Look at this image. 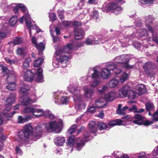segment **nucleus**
I'll list each match as a JSON object with an SVG mask.
<instances>
[{"instance_id":"8","label":"nucleus","mask_w":158,"mask_h":158,"mask_svg":"<svg viewBox=\"0 0 158 158\" xmlns=\"http://www.w3.org/2000/svg\"><path fill=\"white\" fill-rule=\"evenodd\" d=\"M64 92L57 91L55 92L54 95V102L58 104H60L67 105L69 101V98L64 95Z\"/></svg>"},{"instance_id":"33","label":"nucleus","mask_w":158,"mask_h":158,"mask_svg":"<svg viewBox=\"0 0 158 158\" xmlns=\"http://www.w3.org/2000/svg\"><path fill=\"white\" fill-rule=\"evenodd\" d=\"M32 117L30 115H27L24 118H23L22 116H19L18 119L17 123H23L25 122L28 121L29 120L31 119Z\"/></svg>"},{"instance_id":"18","label":"nucleus","mask_w":158,"mask_h":158,"mask_svg":"<svg viewBox=\"0 0 158 158\" xmlns=\"http://www.w3.org/2000/svg\"><path fill=\"white\" fill-rule=\"evenodd\" d=\"M15 101V96L12 95L8 98L5 103L6 109L4 111L9 113V110L11 108V105Z\"/></svg>"},{"instance_id":"3","label":"nucleus","mask_w":158,"mask_h":158,"mask_svg":"<svg viewBox=\"0 0 158 158\" xmlns=\"http://www.w3.org/2000/svg\"><path fill=\"white\" fill-rule=\"evenodd\" d=\"M34 70H27L24 69L21 73V75L24 79L27 81H31L35 80L38 82H43V69L41 68H38L37 70L36 74H34Z\"/></svg>"},{"instance_id":"49","label":"nucleus","mask_w":158,"mask_h":158,"mask_svg":"<svg viewBox=\"0 0 158 158\" xmlns=\"http://www.w3.org/2000/svg\"><path fill=\"white\" fill-rule=\"evenodd\" d=\"M155 0H139L140 2L142 4H151L153 3Z\"/></svg>"},{"instance_id":"13","label":"nucleus","mask_w":158,"mask_h":158,"mask_svg":"<svg viewBox=\"0 0 158 158\" xmlns=\"http://www.w3.org/2000/svg\"><path fill=\"white\" fill-rule=\"evenodd\" d=\"M37 106L35 105L33 106H26L22 110V112L23 113H31L33 116L36 117V115L38 114H35V113H42V111L40 109H37L36 108Z\"/></svg>"},{"instance_id":"14","label":"nucleus","mask_w":158,"mask_h":158,"mask_svg":"<svg viewBox=\"0 0 158 158\" xmlns=\"http://www.w3.org/2000/svg\"><path fill=\"white\" fill-rule=\"evenodd\" d=\"M108 68L110 69L113 71V73L115 75H118L120 74L123 71L121 67V66L115 64L114 63H109L107 64Z\"/></svg>"},{"instance_id":"58","label":"nucleus","mask_w":158,"mask_h":158,"mask_svg":"<svg viewBox=\"0 0 158 158\" xmlns=\"http://www.w3.org/2000/svg\"><path fill=\"white\" fill-rule=\"evenodd\" d=\"M50 20L51 22H53L56 19V15L54 13H51L49 15Z\"/></svg>"},{"instance_id":"43","label":"nucleus","mask_w":158,"mask_h":158,"mask_svg":"<svg viewBox=\"0 0 158 158\" xmlns=\"http://www.w3.org/2000/svg\"><path fill=\"white\" fill-rule=\"evenodd\" d=\"M73 24L72 22H69L68 21H62V23L59 25L60 27H70Z\"/></svg>"},{"instance_id":"35","label":"nucleus","mask_w":158,"mask_h":158,"mask_svg":"<svg viewBox=\"0 0 158 158\" xmlns=\"http://www.w3.org/2000/svg\"><path fill=\"white\" fill-rule=\"evenodd\" d=\"M113 155L115 158H129L127 155H124L121 152L117 151L114 152Z\"/></svg>"},{"instance_id":"48","label":"nucleus","mask_w":158,"mask_h":158,"mask_svg":"<svg viewBox=\"0 0 158 158\" xmlns=\"http://www.w3.org/2000/svg\"><path fill=\"white\" fill-rule=\"evenodd\" d=\"M31 60V58L28 57L24 61L23 64V67L24 68V69H25L29 66V63Z\"/></svg>"},{"instance_id":"64","label":"nucleus","mask_w":158,"mask_h":158,"mask_svg":"<svg viewBox=\"0 0 158 158\" xmlns=\"http://www.w3.org/2000/svg\"><path fill=\"white\" fill-rule=\"evenodd\" d=\"M152 153L154 156L158 155V147H156L155 148L152 152Z\"/></svg>"},{"instance_id":"17","label":"nucleus","mask_w":158,"mask_h":158,"mask_svg":"<svg viewBox=\"0 0 158 158\" xmlns=\"http://www.w3.org/2000/svg\"><path fill=\"white\" fill-rule=\"evenodd\" d=\"M31 41L32 44L38 50L39 55H42L43 51L45 48L44 45L42 43H40L37 44V40L34 36L32 37L31 38Z\"/></svg>"},{"instance_id":"21","label":"nucleus","mask_w":158,"mask_h":158,"mask_svg":"<svg viewBox=\"0 0 158 158\" xmlns=\"http://www.w3.org/2000/svg\"><path fill=\"white\" fill-rule=\"evenodd\" d=\"M107 64L106 65V68L102 69L100 73V76L103 79H107L109 78L111 75L110 69L108 68Z\"/></svg>"},{"instance_id":"37","label":"nucleus","mask_w":158,"mask_h":158,"mask_svg":"<svg viewBox=\"0 0 158 158\" xmlns=\"http://www.w3.org/2000/svg\"><path fill=\"white\" fill-rule=\"evenodd\" d=\"M148 36V33L145 29H140L138 32L136 34V36L137 37L138 39L140 38V37H147Z\"/></svg>"},{"instance_id":"56","label":"nucleus","mask_w":158,"mask_h":158,"mask_svg":"<svg viewBox=\"0 0 158 158\" xmlns=\"http://www.w3.org/2000/svg\"><path fill=\"white\" fill-rule=\"evenodd\" d=\"M12 6L14 7V8L13 9L15 13H18L19 10L20 9L19 7V4L15 5V4H13L11 5Z\"/></svg>"},{"instance_id":"36","label":"nucleus","mask_w":158,"mask_h":158,"mask_svg":"<svg viewBox=\"0 0 158 158\" xmlns=\"http://www.w3.org/2000/svg\"><path fill=\"white\" fill-rule=\"evenodd\" d=\"M122 106L121 104H119L118 106V108L116 110V113L120 115H124L126 114V110L128 109L127 106L124 107L122 109H121Z\"/></svg>"},{"instance_id":"61","label":"nucleus","mask_w":158,"mask_h":158,"mask_svg":"<svg viewBox=\"0 0 158 158\" xmlns=\"http://www.w3.org/2000/svg\"><path fill=\"white\" fill-rule=\"evenodd\" d=\"M0 68L2 70L3 73H7L8 72L9 70L6 67L2 65H0Z\"/></svg>"},{"instance_id":"6","label":"nucleus","mask_w":158,"mask_h":158,"mask_svg":"<svg viewBox=\"0 0 158 158\" xmlns=\"http://www.w3.org/2000/svg\"><path fill=\"white\" fill-rule=\"evenodd\" d=\"M56 60H54L52 63V65L55 68H58L60 64H63L61 66L64 67L66 66V63L68 61V58L67 56L61 50H57L55 53Z\"/></svg>"},{"instance_id":"38","label":"nucleus","mask_w":158,"mask_h":158,"mask_svg":"<svg viewBox=\"0 0 158 158\" xmlns=\"http://www.w3.org/2000/svg\"><path fill=\"white\" fill-rule=\"evenodd\" d=\"M153 64L151 62H146L143 66V68L145 72L148 74H149L150 71L153 69Z\"/></svg>"},{"instance_id":"30","label":"nucleus","mask_w":158,"mask_h":158,"mask_svg":"<svg viewBox=\"0 0 158 158\" xmlns=\"http://www.w3.org/2000/svg\"><path fill=\"white\" fill-rule=\"evenodd\" d=\"M21 84L22 86L19 89L20 94L23 95L27 94V91L30 90V86L24 83Z\"/></svg>"},{"instance_id":"62","label":"nucleus","mask_w":158,"mask_h":158,"mask_svg":"<svg viewBox=\"0 0 158 158\" xmlns=\"http://www.w3.org/2000/svg\"><path fill=\"white\" fill-rule=\"evenodd\" d=\"M64 11L63 10H58V17L60 19H62L63 18V14H64Z\"/></svg>"},{"instance_id":"29","label":"nucleus","mask_w":158,"mask_h":158,"mask_svg":"<svg viewBox=\"0 0 158 158\" xmlns=\"http://www.w3.org/2000/svg\"><path fill=\"white\" fill-rule=\"evenodd\" d=\"M65 138L61 136L56 137L54 138V141L55 144L59 146H62L65 142Z\"/></svg>"},{"instance_id":"2","label":"nucleus","mask_w":158,"mask_h":158,"mask_svg":"<svg viewBox=\"0 0 158 158\" xmlns=\"http://www.w3.org/2000/svg\"><path fill=\"white\" fill-rule=\"evenodd\" d=\"M68 89L71 93L73 94V98L75 102V108L76 110L80 111L84 109L86 104L82 101V96L80 94V88L70 85L68 87Z\"/></svg>"},{"instance_id":"41","label":"nucleus","mask_w":158,"mask_h":158,"mask_svg":"<svg viewBox=\"0 0 158 158\" xmlns=\"http://www.w3.org/2000/svg\"><path fill=\"white\" fill-rule=\"evenodd\" d=\"M146 109L147 110L149 111V115H152L151 111L154 110V107L153 104L152 103H148L146 105Z\"/></svg>"},{"instance_id":"9","label":"nucleus","mask_w":158,"mask_h":158,"mask_svg":"<svg viewBox=\"0 0 158 158\" xmlns=\"http://www.w3.org/2000/svg\"><path fill=\"white\" fill-rule=\"evenodd\" d=\"M144 19L145 22L147 24L146 27L148 28L149 31L151 33L152 36V38H149L147 40V41L149 42L151 41L154 42L157 44H158V36H155L154 35L152 28L149 25L147 24L148 23H151L153 21L154 19L152 15L147 16L145 17Z\"/></svg>"},{"instance_id":"5","label":"nucleus","mask_w":158,"mask_h":158,"mask_svg":"<svg viewBox=\"0 0 158 158\" xmlns=\"http://www.w3.org/2000/svg\"><path fill=\"white\" fill-rule=\"evenodd\" d=\"M32 127L30 123L26 124L23 129L18 132L17 140L22 142L28 141L30 136L32 134Z\"/></svg>"},{"instance_id":"11","label":"nucleus","mask_w":158,"mask_h":158,"mask_svg":"<svg viewBox=\"0 0 158 158\" xmlns=\"http://www.w3.org/2000/svg\"><path fill=\"white\" fill-rule=\"evenodd\" d=\"M89 75L90 76H91L92 78L93 79L92 82L90 84L91 86L95 87L99 85L100 83L98 79L99 77V73L97 70L95 68L90 69L89 72Z\"/></svg>"},{"instance_id":"1","label":"nucleus","mask_w":158,"mask_h":158,"mask_svg":"<svg viewBox=\"0 0 158 158\" xmlns=\"http://www.w3.org/2000/svg\"><path fill=\"white\" fill-rule=\"evenodd\" d=\"M136 91L131 89L128 85H125L120 88L118 91V97L123 98H128L131 99H134L136 94L141 95L146 93V89L143 85H138L135 87Z\"/></svg>"},{"instance_id":"50","label":"nucleus","mask_w":158,"mask_h":158,"mask_svg":"<svg viewBox=\"0 0 158 158\" xmlns=\"http://www.w3.org/2000/svg\"><path fill=\"white\" fill-rule=\"evenodd\" d=\"M31 24L33 25V27H32V29H30V28L29 29V33L30 35V36L31 35V30L32 29H33L34 28L35 29V30H36V32L38 33L39 32L41 31V30L35 24H34L33 23H32Z\"/></svg>"},{"instance_id":"54","label":"nucleus","mask_w":158,"mask_h":158,"mask_svg":"<svg viewBox=\"0 0 158 158\" xmlns=\"http://www.w3.org/2000/svg\"><path fill=\"white\" fill-rule=\"evenodd\" d=\"M152 119L154 121H158V110L156 111L153 115L152 113Z\"/></svg>"},{"instance_id":"28","label":"nucleus","mask_w":158,"mask_h":158,"mask_svg":"<svg viewBox=\"0 0 158 158\" xmlns=\"http://www.w3.org/2000/svg\"><path fill=\"white\" fill-rule=\"evenodd\" d=\"M95 107L97 108H103L106 105V100L103 98H100L95 102Z\"/></svg>"},{"instance_id":"4","label":"nucleus","mask_w":158,"mask_h":158,"mask_svg":"<svg viewBox=\"0 0 158 158\" xmlns=\"http://www.w3.org/2000/svg\"><path fill=\"white\" fill-rule=\"evenodd\" d=\"M89 137L90 135L88 132H86L85 134L83 139L75 138L74 136H72L68 139L67 144L68 146L70 147L74 145L77 150L79 151L84 145V141H87L90 139L89 138Z\"/></svg>"},{"instance_id":"27","label":"nucleus","mask_w":158,"mask_h":158,"mask_svg":"<svg viewBox=\"0 0 158 158\" xmlns=\"http://www.w3.org/2000/svg\"><path fill=\"white\" fill-rule=\"evenodd\" d=\"M85 32L81 28H76L74 31V37L75 39L79 40L82 38L84 36Z\"/></svg>"},{"instance_id":"46","label":"nucleus","mask_w":158,"mask_h":158,"mask_svg":"<svg viewBox=\"0 0 158 158\" xmlns=\"http://www.w3.org/2000/svg\"><path fill=\"white\" fill-rule=\"evenodd\" d=\"M98 127L100 130L108 129V126L102 122H99L98 124Z\"/></svg>"},{"instance_id":"23","label":"nucleus","mask_w":158,"mask_h":158,"mask_svg":"<svg viewBox=\"0 0 158 158\" xmlns=\"http://www.w3.org/2000/svg\"><path fill=\"white\" fill-rule=\"evenodd\" d=\"M16 112V111H14L12 113H7V112L4 111L0 115V125L2 124L4 120L8 119L9 118L12 117Z\"/></svg>"},{"instance_id":"26","label":"nucleus","mask_w":158,"mask_h":158,"mask_svg":"<svg viewBox=\"0 0 158 158\" xmlns=\"http://www.w3.org/2000/svg\"><path fill=\"white\" fill-rule=\"evenodd\" d=\"M75 46V45H73L72 44H69L66 46L58 50H61L64 53V54H65L67 56L69 59V57L66 53H70V51L73 49L76 50V49L74 47Z\"/></svg>"},{"instance_id":"12","label":"nucleus","mask_w":158,"mask_h":158,"mask_svg":"<svg viewBox=\"0 0 158 158\" xmlns=\"http://www.w3.org/2000/svg\"><path fill=\"white\" fill-rule=\"evenodd\" d=\"M133 123L138 125L143 124L145 126H148L153 123L151 121L148 120L143 121V117L139 114H137L135 116L133 119Z\"/></svg>"},{"instance_id":"44","label":"nucleus","mask_w":158,"mask_h":158,"mask_svg":"<svg viewBox=\"0 0 158 158\" xmlns=\"http://www.w3.org/2000/svg\"><path fill=\"white\" fill-rule=\"evenodd\" d=\"M109 89L108 87L106 85L100 86L97 89L98 91L101 94L104 93L105 91L108 90Z\"/></svg>"},{"instance_id":"42","label":"nucleus","mask_w":158,"mask_h":158,"mask_svg":"<svg viewBox=\"0 0 158 158\" xmlns=\"http://www.w3.org/2000/svg\"><path fill=\"white\" fill-rule=\"evenodd\" d=\"M44 59L41 57H40L34 60V65L35 67H37L40 66L43 63Z\"/></svg>"},{"instance_id":"32","label":"nucleus","mask_w":158,"mask_h":158,"mask_svg":"<svg viewBox=\"0 0 158 158\" xmlns=\"http://www.w3.org/2000/svg\"><path fill=\"white\" fill-rule=\"evenodd\" d=\"M119 83L120 82L118 79L113 78L109 82L108 84L109 87L114 88L118 86Z\"/></svg>"},{"instance_id":"59","label":"nucleus","mask_w":158,"mask_h":158,"mask_svg":"<svg viewBox=\"0 0 158 158\" xmlns=\"http://www.w3.org/2000/svg\"><path fill=\"white\" fill-rule=\"evenodd\" d=\"M89 106L90 107L88 110V112L91 113H94L96 110V108L94 106H91L90 105H89Z\"/></svg>"},{"instance_id":"20","label":"nucleus","mask_w":158,"mask_h":158,"mask_svg":"<svg viewBox=\"0 0 158 158\" xmlns=\"http://www.w3.org/2000/svg\"><path fill=\"white\" fill-rule=\"evenodd\" d=\"M36 100V98L35 95L33 97L31 96L30 97H26L23 98L21 104L22 105L26 106L35 102Z\"/></svg>"},{"instance_id":"25","label":"nucleus","mask_w":158,"mask_h":158,"mask_svg":"<svg viewBox=\"0 0 158 158\" xmlns=\"http://www.w3.org/2000/svg\"><path fill=\"white\" fill-rule=\"evenodd\" d=\"M118 97L115 91H111L105 94V99L107 102L112 101Z\"/></svg>"},{"instance_id":"39","label":"nucleus","mask_w":158,"mask_h":158,"mask_svg":"<svg viewBox=\"0 0 158 158\" xmlns=\"http://www.w3.org/2000/svg\"><path fill=\"white\" fill-rule=\"evenodd\" d=\"M129 77V75L125 72H123L119 78V82L121 83H123Z\"/></svg>"},{"instance_id":"7","label":"nucleus","mask_w":158,"mask_h":158,"mask_svg":"<svg viewBox=\"0 0 158 158\" xmlns=\"http://www.w3.org/2000/svg\"><path fill=\"white\" fill-rule=\"evenodd\" d=\"M44 125L46 131L52 132L60 129L62 126V123L61 121H52L46 123Z\"/></svg>"},{"instance_id":"31","label":"nucleus","mask_w":158,"mask_h":158,"mask_svg":"<svg viewBox=\"0 0 158 158\" xmlns=\"http://www.w3.org/2000/svg\"><path fill=\"white\" fill-rule=\"evenodd\" d=\"M100 41V39L98 40H96V38H94L92 36H91L86 39L85 43L88 45L97 44Z\"/></svg>"},{"instance_id":"53","label":"nucleus","mask_w":158,"mask_h":158,"mask_svg":"<svg viewBox=\"0 0 158 158\" xmlns=\"http://www.w3.org/2000/svg\"><path fill=\"white\" fill-rule=\"evenodd\" d=\"M90 15L94 19H97L98 17V13L97 10H94L92 11Z\"/></svg>"},{"instance_id":"16","label":"nucleus","mask_w":158,"mask_h":158,"mask_svg":"<svg viewBox=\"0 0 158 158\" xmlns=\"http://www.w3.org/2000/svg\"><path fill=\"white\" fill-rule=\"evenodd\" d=\"M108 9L109 10H113V12L116 15L120 14L123 10L122 8L120 6H118L115 2H113L109 4L107 6Z\"/></svg>"},{"instance_id":"55","label":"nucleus","mask_w":158,"mask_h":158,"mask_svg":"<svg viewBox=\"0 0 158 158\" xmlns=\"http://www.w3.org/2000/svg\"><path fill=\"white\" fill-rule=\"evenodd\" d=\"M23 40L21 38H16L14 40L13 43L15 45H18L21 44Z\"/></svg>"},{"instance_id":"19","label":"nucleus","mask_w":158,"mask_h":158,"mask_svg":"<svg viewBox=\"0 0 158 158\" xmlns=\"http://www.w3.org/2000/svg\"><path fill=\"white\" fill-rule=\"evenodd\" d=\"M25 20L27 26L30 29L33 27V25L31 24L32 23L31 19L28 14H26L24 15L23 16L19 19V22L21 23H23V20Z\"/></svg>"},{"instance_id":"63","label":"nucleus","mask_w":158,"mask_h":158,"mask_svg":"<svg viewBox=\"0 0 158 158\" xmlns=\"http://www.w3.org/2000/svg\"><path fill=\"white\" fill-rule=\"evenodd\" d=\"M15 151L17 154L20 155H21L23 154V152L22 150L20 149V148L18 147H16L15 148Z\"/></svg>"},{"instance_id":"15","label":"nucleus","mask_w":158,"mask_h":158,"mask_svg":"<svg viewBox=\"0 0 158 158\" xmlns=\"http://www.w3.org/2000/svg\"><path fill=\"white\" fill-rule=\"evenodd\" d=\"M32 131L34 136L36 138V139H38L41 137L44 131L41 126L37 125L33 129H32Z\"/></svg>"},{"instance_id":"60","label":"nucleus","mask_w":158,"mask_h":158,"mask_svg":"<svg viewBox=\"0 0 158 158\" xmlns=\"http://www.w3.org/2000/svg\"><path fill=\"white\" fill-rule=\"evenodd\" d=\"M50 32L53 38V42L54 43H56V42H57V41H58L60 40L59 38L57 37H54V36L53 35V34H52V30H51V29L50 30Z\"/></svg>"},{"instance_id":"47","label":"nucleus","mask_w":158,"mask_h":158,"mask_svg":"<svg viewBox=\"0 0 158 158\" xmlns=\"http://www.w3.org/2000/svg\"><path fill=\"white\" fill-rule=\"evenodd\" d=\"M16 85L14 83H10L7 86V88L10 90H14L16 89Z\"/></svg>"},{"instance_id":"40","label":"nucleus","mask_w":158,"mask_h":158,"mask_svg":"<svg viewBox=\"0 0 158 158\" xmlns=\"http://www.w3.org/2000/svg\"><path fill=\"white\" fill-rule=\"evenodd\" d=\"M96 125V123L95 121H91L89 124V128L90 131L93 133L96 132V129L95 126Z\"/></svg>"},{"instance_id":"45","label":"nucleus","mask_w":158,"mask_h":158,"mask_svg":"<svg viewBox=\"0 0 158 158\" xmlns=\"http://www.w3.org/2000/svg\"><path fill=\"white\" fill-rule=\"evenodd\" d=\"M18 20V18L17 16H13L10 19L9 22L12 26L15 25Z\"/></svg>"},{"instance_id":"22","label":"nucleus","mask_w":158,"mask_h":158,"mask_svg":"<svg viewBox=\"0 0 158 158\" xmlns=\"http://www.w3.org/2000/svg\"><path fill=\"white\" fill-rule=\"evenodd\" d=\"M42 111V113H38L39 114L37 115H36V117H39L41 116H43L46 118H48L50 119H53L55 118V116L51 112L48 110H46L45 111L42 109H40Z\"/></svg>"},{"instance_id":"10","label":"nucleus","mask_w":158,"mask_h":158,"mask_svg":"<svg viewBox=\"0 0 158 158\" xmlns=\"http://www.w3.org/2000/svg\"><path fill=\"white\" fill-rule=\"evenodd\" d=\"M127 56L126 55H123L116 57L114 59L115 62L114 63L128 69H132L133 65L128 64V59Z\"/></svg>"},{"instance_id":"52","label":"nucleus","mask_w":158,"mask_h":158,"mask_svg":"<svg viewBox=\"0 0 158 158\" xmlns=\"http://www.w3.org/2000/svg\"><path fill=\"white\" fill-rule=\"evenodd\" d=\"M77 126L75 125H73L68 130V132L70 134H72L75 132L76 130Z\"/></svg>"},{"instance_id":"34","label":"nucleus","mask_w":158,"mask_h":158,"mask_svg":"<svg viewBox=\"0 0 158 158\" xmlns=\"http://www.w3.org/2000/svg\"><path fill=\"white\" fill-rule=\"evenodd\" d=\"M123 121L120 119H117L115 120H112L109 122L108 123V126H109V129L110 127H113L115 125H120L122 124Z\"/></svg>"},{"instance_id":"51","label":"nucleus","mask_w":158,"mask_h":158,"mask_svg":"<svg viewBox=\"0 0 158 158\" xmlns=\"http://www.w3.org/2000/svg\"><path fill=\"white\" fill-rule=\"evenodd\" d=\"M24 49L22 48H18L16 50L17 54L19 56H22L24 55Z\"/></svg>"},{"instance_id":"24","label":"nucleus","mask_w":158,"mask_h":158,"mask_svg":"<svg viewBox=\"0 0 158 158\" xmlns=\"http://www.w3.org/2000/svg\"><path fill=\"white\" fill-rule=\"evenodd\" d=\"M84 91V96L87 98H90L93 95L94 90L89 88V86H85L83 89Z\"/></svg>"},{"instance_id":"57","label":"nucleus","mask_w":158,"mask_h":158,"mask_svg":"<svg viewBox=\"0 0 158 158\" xmlns=\"http://www.w3.org/2000/svg\"><path fill=\"white\" fill-rule=\"evenodd\" d=\"M19 7L20 9L23 12H25L26 13L27 12V9L24 5L22 4H19ZM26 14L27 13H26Z\"/></svg>"}]
</instances>
